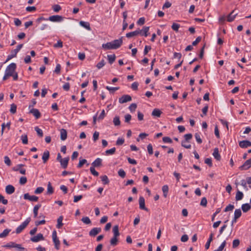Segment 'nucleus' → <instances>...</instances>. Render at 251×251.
Masks as SVG:
<instances>
[{"mask_svg": "<svg viewBox=\"0 0 251 251\" xmlns=\"http://www.w3.org/2000/svg\"><path fill=\"white\" fill-rule=\"evenodd\" d=\"M16 69V64L15 63H12L6 67L5 73L7 75L11 76L15 73Z\"/></svg>", "mask_w": 251, "mask_h": 251, "instance_id": "obj_1", "label": "nucleus"}, {"mask_svg": "<svg viewBox=\"0 0 251 251\" xmlns=\"http://www.w3.org/2000/svg\"><path fill=\"white\" fill-rule=\"evenodd\" d=\"M31 219L30 217L27 218L21 225L17 227L16 229V232L17 234L21 233L28 225Z\"/></svg>", "mask_w": 251, "mask_h": 251, "instance_id": "obj_2", "label": "nucleus"}, {"mask_svg": "<svg viewBox=\"0 0 251 251\" xmlns=\"http://www.w3.org/2000/svg\"><path fill=\"white\" fill-rule=\"evenodd\" d=\"M63 17L60 15H53L49 17L47 20H50L53 22H60L63 20Z\"/></svg>", "mask_w": 251, "mask_h": 251, "instance_id": "obj_3", "label": "nucleus"}, {"mask_svg": "<svg viewBox=\"0 0 251 251\" xmlns=\"http://www.w3.org/2000/svg\"><path fill=\"white\" fill-rule=\"evenodd\" d=\"M132 100L131 97L128 95H125L122 96L119 99V101L120 103H126L128 101H131Z\"/></svg>", "mask_w": 251, "mask_h": 251, "instance_id": "obj_4", "label": "nucleus"}, {"mask_svg": "<svg viewBox=\"0 0 251 251\" xmlns=\"http://www.w3.org/2000/svg\"><path fill=\"white\" fill-rule=\"evenodd\" d=\"M251 167V158L247 160L239 167L241 170H247Z\"/></svg>", "mask_w": 251, "mask_h": 251, "instance_id": "obj_5", "label": "nucleus"}, {"mask_svg": "<svg viewBox=\"0 0 251 251\" xmlns=\"http://www.w3.org/2000/svg\"><path fill=\"white\" fill-rule=\"evenodd\" d=\"M239 146L243 149L247 148L251 146V142L248 140H243L239 142Z\"/></svg>", "mask_w": 251, "mask_h": 251, "instance_id": "obj_6", "label": "nucleus"}, {"mask_svg": "<svg viewBox=\"0 0 251 251\" xmlns=\"http://www.w3.org/2000/svg\"><path fill=\"white\" fill-rule=\"evenodd\" d=\"M24 198L25 200H28L31 201H37L38 200V197L36 196H30L28 193L25 194Z\"/></svg>", "mask_w": 251, "mask_h": 251, "instance_id": "obj_7", "label": "nucleus"}, {"mask_svg": "<svg viewBox=\"0 0 251 251\" xmlns=\"http://www.w3.org/2000/svg\"><path fill=\"white\" fill-rule=\"evenodd\" d=\"M139 208L141 209L148 211L149 209L146 207L145 204V199L143 197H140L139 200Z\"/></svg>", "mask_w": 251, "mask_h": 251, "instance_id": "obj_8", "label": "nucleus"}, {"mask_svg": "<svg viewBox=\"0 0 251 251\" xmlns=\"http://www.w3.org/2000/svg\"><path fill=\"white\" fill-rule=\"evenodd\" d=\"M44 240V237L42 233H38L36 236L30 238V240L33 242H38L40 240Z\"/></svg>", "mask_w": 251, "mask_h": 251, "instance_id": "obj_9", "label": "nucleus"}, {"mask_svg": "<svg viewBox=\"0 0 251 251\" xmlns=\"http://www.w3.org/2000/svg\"><path fill=\"white\" fill-rule=\"evenodd\" d=\"M113 43L112 42H107L106 44H103L102 47L105 50H115L116 48L113 46Z\"/></svg>", "mask_w": 251, "mask_h": 251, "instance_id": "obj_10", "label": "nucleus"}, {"mask_svg": "<svg viewBox=\"0 0 251 251\" xmlns=\"http://www.w3.org/2000/svg\"><path fill=\"white\" fill-rule=\"evenodd\" d=\"M141 33H142V30H140V29H138V30H136L135 31L126 33V37L127 38H131L132 37L137 36L138 34H141Z\"/></svg>", "mask_w": 251, "mask_h": 251, "instance_id": "obj_11", "label": "nucleus"}, {"mask_svg": "<svg viewBox=\"0 0 251 251\" xmlns=\"http://www.w3.org/2000/svg\"><path fill=\"white\" fill-rule=\"evenodd\" d=\"M101 231L100 227H94L89 232V235L91 236H95Z\"/></svg>", "mask_w": 251, "mask_h": 251, "instance_id": "obj_12", "label": "nucleus"}, {"mask_svg": "<svg viewBox=\"0 0 251 251\" xmlns=\"http://www.w3.org/2000/svg\"><path fill=\"white\" fill-rule=\"evenodd\" d=\"M112 42L113 43V45H114L113 46L115 47L116 49H117L119 48H120L121 46V45H122V43H123L122 37H121V38H120L119 39L114 40L112 41Z\"/></svg>", "mask_w": 251, "mask_h": 251, "instance_id": "obj_13", "label": "nucleus"}, {"mask_svg": "<svg viewBox=\"0 0 251 251\" xmlns=\"http://www.w3.org/2000/svg\"><path fill=\"white\" fill-rule=\"evenodd\" d=\"M69 159V157H67L62 159V160L59 162L63 168L66 169L67 167Z\"/></svg>", "mask_w": 251, "mask_h": 251, "instance_id": "obj_14", "label": "nucleus"}, {"mask_svg": "<svg viewBox=\"0 0 251 251\" xmlns=\"http://www.w3.org/2000/svg\"><path fill=\"white\" fill-rule=\"evenodd\" d=\"M235 10H233L232 11V12L227 16V21L228 22H231L233 21H234L235 18L237 15V13H235Z\"/></svg>", "mask_w": 251, "mask_h": 251, "instance_id": "obj_15", "label": "nucleus"}, {"mask_svg": "<svg viewBox=\"0 0 251 251\" xmlns=\"http://www.w3.org/2000/svg\"><path fill=\"white\" fill-rule=\"evenodd\" d=\"M29 112L32 114L37 119L41 117V113L37 109L32 108L30 110Z\"/></svg>", "mask_w": 251, "mask_h": 251, "instance_id": "obj_16", "label": "nucleus"}, {"mask_svg": "<svg viewBox=\"0 0 251 251\" xmlns=\"http://www.w3.org/2000/svg\"><path fill=\"white\" fill-rule=\"evenodd\" d=\"M67 138V131L65 129H60V139L62 141L65 140Z\"/></svg>", "mask_w": 251, "mask_h": 251, "instance_id": "obj_17", "label": "nucleus"}, {"mask_svg": "<svg viewBox=\"0 0 251 251\" xmlns=\"http://www.w3.org/2000/svg\"><path fill=\"white\" fill-rule=\"evenodd\" d=\"M212 155L217 160L220 161L221 160V157L219 152L218 148H216L214 149V151Z\"/></svg>", "mask_w": 251, "mask_h": 251, "instance_id": "obj_18", "label": "nucleus"}, {"mask_svg": "<svg viewBox=\"0 0 251 251\" xmlns=\"http://www.w3.org/2000/svg\"><path fill=\"white\" fill-rule=\"evenodd\" d=\"M5 191L7 194H12L15 191V188L11 185H8L6 186Z\"/></svg>", "mask_w": 251, "mask_h": 251, "instance_id": "obj_19", "label": "nucleus"}, {"mask_svg": "<svg viewBox=\"0 0 251 251\" xmlns=\"http://www.w3.org/2000/svg\"><path fill=\"white\" fill-rule=\"evenodd\" d=\"M102 159L100 158H97L92 163V166L93 167H98L101 166Z\"/></svg>", "mask_w": 251, "mask_h": 251, "instance_id": "obj_20", "label": "nucleus"}, {"mask_svg": "<svg viewBox=\"0 0 251 251\" xmlns=\"http://www.w3.org/2000/svg\"><path fill=\"white\" fill-rule=\"evenodd\" d=\"M50 157V152L48 151H46L44 152L42 155V160L44 163H46L49 160Z\"/></svg>", "mask_w": 251, "mask_h": 251, "instance_id": "obj_21", "label": "nucleus"}, {"mask_svg": "<svg viewBox=\"0 0 251 251\" xmlns=\"http://www.w3.org/2000/svg\"><path fill=\"white\" fill-rule=\"evenodd\" d=\"M162 113V111L160 109H157V108H155L153 110V111L151 113V115L152 116L158 118V117H160Z\"/></svg>", "mask_w": 251, "mask_h": 251, "instance_id": "obj_22", "label": "nucleus"}, {"mask_svg": "<svg viewBox=\"0 0 251 251\" xmlns=\"http://www.w3.org/2000/svg\"><path fill=\"white\" fill-rule=\"evenodd\" d=\"M241 208L244 212H247L251 209V206L249 203H245L242 205Z\"/></svg>", "mask_w": 251, "mask_h": 251, "instance_id": "obj_23", "label": "nucleus"}, {"mask_svg": "<svg viewBox=\"0 0 251 251\" xmlns=\"http://www.w3.org/2000/svg\"><path fill=\"white\" fill-rule=\"evenodd\" d=\"M113 236L118 237L120 235L119 231V226L118 225L114 226L113 227Z\"/></svg>", "mask_w": 251, "mask_h": 251, "instance_id": "obj_24", "label": "nucleus"}, {"mask_svg": "<svg viewBox=\"0 0 251 251\" xmlns=\"http://www.w3.org/2000/svg\"><path fill=\"white\" fill-rule=\"evenodd\" d=\"M79 24L81 26H83L88 30H90L91 29L90 26V24L88 22L80 21L79 22Z\"/></svg>", "mask_w": 251, "mask_h": 251, "instance_id": "obj_25", "label": "nucleus"}, {"mask_svg": "<svg viewBox=\"0 0 251 251\" xmlns=\"http://www.w3.org/2000/svg\"><path fill=\"white\" fill-rule=\"evenodd\" d=\"M23 46V44H19L17 46L16 49L13 50H11V53H12L14 55L16 56L17 53L19 51V50L22 49Z\"/></svg>", "mask_w": 251, "mask_h": 251, "instance_id": "obj_26", "label": "nucleus"}, {"mask_svg": "<svg viewBox=\"0 0 251 251\" xmlns=\"http://www.w3.org/2000/svg\"><path fill=\"white\" fill-rule=\"evenodd\" d=\"M213 233H212L210 234L209 239H208V241H207V242L205 245V248L206 250H208L209 248L210 243L213 240Z\"/></svg>", "mask_w": 251, "mask_h": 251, "instance_id": "obj_27", "label": "nucleus"}, {"mask_svg": "<svg viewBox=\"0 0 251 251\" xmlns=\"http://www.w3.org/2000/svg\"><path fill=\"white\" fill-rule=\"evenodd\" d=\"M41 207V204H38L34 207L33 211L34 218H36L37 217L38 210Z\"/></svg>", "mask_w": 251, "mask_h": 251, "instance_id": "obj_28", "label": "nucleus"}, {"mask_svg": "<svg viewBox=\"0 0 251 251\" xmlns=\"http://www.w3.org/2000/svg\"><path fill=\"white\" fill-rule=\"evenodd\" d=\"M162 190L163 193V196L165 198H166L168 195V191H169V187L167 185H165L163 186L162 188Z\"/></svg>", "mask_w": 251, "mask_h": 251, "instance_id": "obj_29", "label": "nucleus"}, {"mask_svg": "<svg viewBox=\"0 0 251 251\" xmlns=\"http://www.w3.org/2000/svg\"><path fill=\"white\" fill-rule=\"evenodd\" d=\"M243 196H244V195H243V193L238 190V191H237V192L236 193L235 199L236 201L241 200L243 199Z\"/></svg>", "mask_w": 251, "mask_h": 251, "instance_id": "obj_30", "label": "nucleus"}, {"mask_svg": "<svg viewBox=\"0 0 251 251\" xmlns=\"http://www.w3.org/2000/svg\"><path fill=\"white\" fill-rule=\"evenodd\" d=\"M53 193V189L51 186V184L50 182H49L48 184V188H47V194L50 195Z\"/></svg>", "mask_w": 251, "mask_h": 251, "instance_id": "obj_31", "label": "nucleus"}, {"mask_svg": "<svg viewBox=\"0 0 251 251\" xmlns=\"http://www.w3.org/2000/svg\"><path fill=\"white\" fill-rule=\"evenodd\" d=\"M63 217L62 216L59 217V218L57 219V224L56 225V227L57 228H60L62 226H63V223H62V221H63Z\"/></svg>", "mask_w": 251, "mask_h": 251, "instance_id": "obj_32", "label": "nucleus"}, {"mask_svg": "<svg viewBox=\"0 0 251 251\" xmlns=\"http://www.w3.org/2000/svg\"><path fill=\"white\" fill-rule=\"evenodd\" d=\"M107 58L108 62L110 64H112L115 60L116 56L115 54L108 55Z\"/></svg>", "mask_w": 251, "mask_h": 251, "instance_id": "obj_33", "label": "nucleus"}, {"mask_svg": "<svg viewBox=\"0 0 251 251\" xmlns=\"http://www.w3.org/2000/svg\"><path fill=\"white\" fill-rule=\"evenodd\" d=\"M113 124L115 126H120L121 124V121L120 120V118L119 116H115L113 118Z\"/></svg>", "mask_w": 251, "mask_h": 251, "instance_id": "obj_34", "label": "nucleus"}, {"mask_svg": "<svg viewBox=\"0 0 251 251\" xmlns=\"http://www.w3.org/2000/svg\"><path fill=\"white\" fill-rule=\"evenodd\" d=\"M115 151H116V148L115 147H114L111 149L106 150L105 152V155H108L114 154L115 153Z\"/></svg>", "mask_w": 251, "mask_h": 251, "instance_id": "obj_35", "label": "nucleus"}, {"mask_svg": "<svg viewBox=\"0 0 251 251\" xmlns=\"http://www.w3.org/2000/svg\"><path fill=\"white\" fill-rule=\"evenodd\" d=\"M142 30V33L141 34L142 35H144L145 37H147L148 35V32L149 30V26H144L143 29Z\"/></svg>", "mask_w": 251, "mask_h": 251, "instance_id": "obj_36", "label": "nucleus"}, {"mask_svg": "<svg viewBox=\"0 0 251 251\" xmlns=\"http://www.w3.org/2000/svg\"><path fill=\"white\" fill-rule=\"evenodd\" d=\"M11 231L10 229H5L3 230V231L0 233V238H4L7 236L8 233Z\"/></svg>", "mask_w": 251, "mask_h": 251, "instance_id": "obj_37", "label": "nucleus"}, {"mask_svg": "<svg viewBox=\"0 0 251 251\" xmlns=\"http://www.w3.org/2000/svg\"><path fill=\"white\" fill-rule=\"evenodd\" d=\"M53 243L54 244L55 248L57 250H59L60 242V241L58 239V238L55 239H53Z\"/></svg>", "mask_w": 251, "mask_h": 251, "instance_id": "obj_38", "label": "nucleus"}, {"mask_svg": "<svg viewBox=\"0 0 251 251\" xmlns=\"http://www.w3.org/2000/svg\"><path fill=\"white\" fill-rule=\"evenodd\" d=\"M118 241V240L117 237L113 236L110 240V245L111 246H115L117 244Z\"/></svg>", "mask_w": 251, "mask_h": 251, "instance_id": "obj_39", "label": "nucleus"}, {"mask_svg": "<svg viewBox=\"0 0 251 251\" xmlns=\"http://www.w3.org/2000/svg\"><path fill=\"white\" fill-rule=\"evenodd\" d=\"M101 181L103 182L104 184H107L109 182V179L108 177L106 176H102L100 177Z\"/></svg>", "mask_w": 251, "mask_h": 251, "instance_id": "obj_40", "label": "nucleus"}, {"mask_svg": "<svg viewBox=\"0 0 251 251\" xmlns=\"http://www.w3.org/2000/svg\"><path fill=\"white\" fill-rule=\"evenodd\" d=\"M17 105L14 103H12L10 105V111L12 114H15L16 112Z\"/></svg>", "mask_w": 251, "mask_h": 251, "instance_id": "obj_41", "label": "nucleus"}, {"mask_svg": "<svg viewBox=\"0 0 251 251\" xmlns=\"http://www.w3.org/2000/svg\"><path fill=\"white\" fill-rule=\"evenodd\" d=\"M242 215V212L240 209H236L234 211V217L235 218H239Z\"/></svg>", "mask_w": 251, "mask_h": 251, "instance_id": "obj_42", "label": "nucleus"}, {"mask_svg": "<svg viewBox=\"0 0 251 251\" xmlns=\"http://www.w3.org/2000/svg\"><path fill=\"white\" fill-rule=\"evenodd\" d=\"M16 243L13 242H10L7 244H6L4 246V247H6L7 248H15L16 247Z\"/></svg>", "mask_w": 251, "mask_h": 251, "instance_id": "obj_43", "label": "nucleus"}, {"mask_svg": "<svg viewBox=\"0 0 251 251\" xmlns=\"http://www.w3.org/2000/svg\"><path fill=\"white\" fill-rule=\"evenodd\" d=\"M81 221L84 224L89 225L91 223V221L88 217H84L81 219Z\"/></svg>", "mask_w": 251, "mask_h": 251, "instance_id": "obj_44", "label": "nucleus"}, {"mask_svg": "<svg viewBox=\"0 0 251 251\" xmlns=\"http://www.w3.org/2000/svg\"><path fill=\"white\" fill-rule=\"evenodd\" d=\"M106 89L107 90H108V91H109V92L111 93H113L115 91H117L119 89V87H109L108 86H107L106 87Z\"/></svg>", "mask_w": 251, "mask_h": 251, "instance_id": "obj_45", "label": "nucleus"}, {"mask_svg": "<svg viewBox=\"0 0 251 251\" xmlns=\"http://www.w3.org/2000/svg\"><path fill=\"white\" fill-rule=\"evenodd\" d=\"M35 130L36 131L37 134L41 137H43V131L41 129L39 128L38 126H36L34 128Z\"/></svg>", "mask_w": 251, "mask_h": 251, "instance_id": "obj_46", "label": "nucleus"}, {"mask_svg": "<svg viewBox=\"0 0 251 251\" xmlns=\"http://www.w3.org/2000/svg\"><path fill=\"white\" fill-rule=\"evenodd\" d=\"M105 64V63L104 60L102 59L99 63L97 64L96 67L98 68V69H100L104 66Z\"/></svg>", "mask_w": 251, "mask_h": 251, "instance_id": "obj_47", "label": "nucleus"}, {"mask_svg": "<svg viewBox=\"0 0 251 251\" xmlns=\"http://www.w3.org/2000/svg\"><path fill=\"white\" fill-rule=\"evenodd\" d=\"M180 25L175 23H174L172 25V28L176 32L178 31V29Z\"/></svg>", "mask_w": 251, "mask_h": 251, "instance_id": "obj_48", "label": "nucleus"}, {"mask_svg": "<svg viewBox=\"0 0 251 251\" xmlns=\"http://www.w3.org/2000/svg\"><path fill=\"white\" fill-rule=\"evenodd\" d=\"M226 245V241H224L221 245L220 246V247L217 249L214 250V251H222L224 248L225 247Z\"/></svg>", "mask_w": 251, "mask_h": 251, "instance_id": "obj_49", "label": "nucleus"}, {"mask_svg": "<svg viewBox=\"0 0 251 251\" xmlns=\"http://www.w3.org/2000/svg\"><path fill=\"white\" fill-rule=\"evenodd\" d=\"M21 139L22 140V143L24 144H27L28 143V139L27 135H22L21 136Z\"/></svg>", "mask_w": 251, "mask_h": 251, "instance_id": "obj_50", "label": "nucleus"}, {"mask_svg": "<svg viewBox=\"0 0 251 251\" xmlns=\"http://www.w3.org/2000/svg\"><path fill=\"white\" fill-rule=\"evenodd\" d=\"M118 174V175L122 178H124L126 175V172L122 169H121L119 170Z\"/></svg>", "mask_w": 251, "mask_h": 251, "instance_id": "obj_51", "label": "nucleus"}, {"mask_svg": "<svg viewBox=\"0 0 251 251\" xmlns=\"http://www.w3.org/2000/svg\"><path fill=\"white\" fill-rule=\"evenodd\" d=\"M87 163V160L85 159H83L79 160V163L77 165V168H80L82 167V166Z\"/></svg>", "mask_w": 251, "mask_h": 251, "instance_id": "obj_52", "label": "nucleus"}, {"mask_svg": "<svg viewBox=\"0 0 251 251\" xmlns=\"http://www.w3.org/2000/svg\"><path fill=\"white\" fill-rule=\"evenodd\" d=\"M125 142V139L122 138H119L116 143V145L121 146Z\"/></svg>", "mask_w": 251, "mask_h": 251, "instance_id": "obj_53", "label": "nucleus"}, {"mask_svg": "<svg viewBox=\"0 0 251 251\" xmlns=\"http://www.w3.org/2000/svg\"><path fill=\"white\" fill-rule=\"evenodd\" d=\"M240 244V241L239 239H235L233 240L232 243V248H237Z\"/></svg>", "mask_w": 251, "mask_h": 251, "instance_id": "obj_54", "label": "nucleus"}, {"mask_svg": "<svg viewBox=\"0 0 251 251\" xmlns=\"http://www.w3.org/2000/svg\"><path fill=\"white\" fill-rule=\"evenodd\" d=\"M90 171L91 174L94 176H99V173L95 170V167L91 166L90 168Z\"/></svg>", "mask_w": 251, "mask_h": 251, "instance_id": "obj_55", "label": "nucleus"}, {"mask_svg": "<svg viewBox=\"0 0 251 251\" xmlns=\"http://www.w3.org/2000/svg\"><path fill=\"white\" fill-rule=\"evenodd\" d=\"M52 9L54 12H58L61 10V7L58 4H55L52 6Z\"/></svg>", "mask_w": 251, "mask_h": 251, "instance_id": "obj_56", "label": "nucleus"}, {"mask_svg": "<svg viewBox=\"0 0 251 251\" xmlns=\"http://www.w3.org/2000/svg\"><path fill=\"white\" fill-rule=\"evenodd\" d=\"M4 163L7 165V166H10L11 164V162L9 158L7 156H5L4 157Z\"/></svg>", "mask_w": 251, "mask_h": 251, "instance_id": "obj_57", "label": "nucleus"}, {"mask_svg": "<svg viewBox=\"0 0 251 251\" xmlns=\"http://www.w3.org/2000/svg\"><path fill=\"white\" fill-rule=\"evenodd\" d=\"M234 208V206L232 204H229L228 205L224 210L225 212H227L228 211H232Z\"/></svg>", "mask_w": 251, "mask_h": 251, "instance_id": "obj_58", "label": "nucleus"}, {"mask_svg": "<svg viewBox=\"0 0 251 251\" xmlns=\"http://www.w3.org/2000/svg\"><path fill=\"white\" fill-rule=\"evenodd\" d=\"M185 140L184 141H186V142H189L190 140H191L192 138V134L191 133H188L184 135V136Z\"/></svg>", "mask_w": 251, "mask_h": 251, "instance_id": "obj_59", "label": "nucleus"}, {"mask_svg": "<svg viewBox=\"0 0 251 251\" xmlns=\"http://www.w3.org/2000/svg\"><path fill=\"white\" fill-rule=\"evenodd\" d=\"M44 190V188L42 187H37L34 191V193L36 194H39L42 193Z\"/></svg>", "mask_w": 251, "mask_h": 251, "instance_id": "obj_60", "label": "nucleus"}, {"mask_svg": "<svg viewBox=\"0 0 251 251\" xmlns=\"http://www.w3.org/2000/svg\"><path fill=\"white\" fill-rule=\"evenodd\" d=\"M207 201L206 198L203 197V198H202V199L201 201L200 204H201V205L202 206L206 207L207 205Z\"/></svg>", "mask_w": 251, "mask_h": 251, "instance_id": "obj_61", "label": "nucleus"}, {"mask_svg": "<svg viewBox=\"0 0 251 251\" xmlns=\"http://www.w3.org/2000/svg\"><path fill=\"white\" fill-rule=\"evenodd\" d=\"M247 183L246 182L245 180L242 179V180H241L240 184L244 187V189L246 191H248V187L247 186Z\"/></svg>", "mask_w": 251, "mask_h": 251, "instance_id": "obj_62", "label": "nucleus"}, {"mask_svg": "<svg viewBox=\"0 0 251 251\" xmlns=\"http://www.w3.org/2000/svg\"><path fill=\"white\" fill-rule=\"evenodd\" d=\"M195 137L196 138V139L197 140V142L199 143V144H201L202 143V140L200 137V134L198 133H195Z\"/></svg>", "mask_w": 251, "mask_h": 251, "instance_id": "obj_63", "label": "nucleus"}, {"mask_svg": "<svg viewBox=\"0 0 251 251\" xmlns=\"http://www.w3.org/2000/svg\"><path fill=\"white\" fill-rule=\"evenodd\" d=\"M27 182V178L25 176H22L20 179L19 182L21 185H24Z\"/></svg>", "mask_w": 251, "mask_h": 251, "instance_id": "obj_64", "label": "nucleus"}]
</instances>
